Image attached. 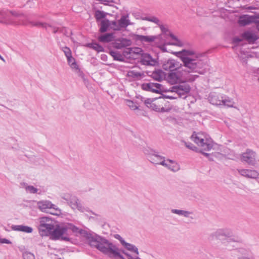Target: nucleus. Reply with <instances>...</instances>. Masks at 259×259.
<instances>
[{"label":"nucleus","instance_id":"nucleus-1","mask_svg":"<svg viewBox=\"0 0 259 259\" xmlns=\"http://www.w3.org/2000/svg\"><path fill=\"white\" fill-rule=\"evenodd\" d=\"M79 234L88 241L91 247L97 248L109 257L112 259H125L119 253L117 246L106 238L95 233L92 234L81 229L79 231Z\"/></svg>","mask_w":259,"mask_h":259},{"label":"nucleus","instance_id":"nucleus-2","mask_svg":"<svg viewBox=\"0 0 259 259\" xmlns=\"http://www.w3.org/2000/svg\"><path fill=\"white\" fill-rule=\"evenodd\" d=\"M191 138L199 146L202 147V149H200L199 153H201L208 158L210 161H213L212 158L213 153H207L203 151V150L209 151L212 148L213 146L212 140L210 138H207V136L203 133H196L195 132H193Z\"/></svg>","mask_w":259,"mask_h":259},{"label":"nucleus","instance_id":"nucleus-3","mask_svg":"<svg viewBox=\"0 0 259 259\" xmlns=\"http://www.w3.org/2000/svg\"><path fill=\"white\" fill-rule=\"evenodd\" d=\"M27 16L23 13L15 11H0V23L6 24H23L27 25Z\"/></svg>","mask_w":259,"mask_h":259},{"label":"nucleus","instance_id":"nucleus-4","mask_svg":"<svg viewBox=\"0 0 259 259\" xmlns=\"http://www.w3.org/2000/svg\"><path fill=\"white\" fill-rule=\"evenodd\" d=\"M211 239L216 238L221 240L224 243L230 242L241 243V237L233 234L232 231L228 228L219 229L210 235Z\"/></svg>","mask_w":259,"mask_h":259},{"label":"nucleus","instance_id":"nucleus-5","mask_svg":"<svg viewBox=\"0 0 259 259\" xmlns=\"http://www.w3.org/2000/svg\"><path fill=\"white\" fill-rule=\"evenodd\" d=\"M176 53L181 55L180 58L184 63V66L189 69V70L187 71L185 70H182V71H184L188 73L195 72H198L200 74L203 73V72L197 70V68L199 67L200 64V61H196V60L192 59L188 57V56L194 55L195 52L193 51L183 50L182 51L177 52Z\"/></svg>","mask_w":259,"mask_h":259},{"label":"nucleus","instance_id":"nucleus-6","mask_svg":"<svg viewBox=\"0 0 259 259\" xmlns=\"http://www.w3.org/2000/svg\"><path fill=\"white\" fill-rule=\"evenodd\" d=\"M61 198L66 201V202L73 209H77L79 211L83 212L84 211L90 212L92 214L97 215L93 211L90 210L88 207L85 208L80 203L79 199L74 195H72L69 193L64 194L62 196Z\"/></svg>","mask_w":259,"mask_h":259},{"label":"nucleus","instance_id":"nucleus-7","mask_svg":"<svg viewBox=\"0 0 259 259\" xmlns=\"http://www.w3.org/2000/svg\"><path fill=\"white\" fill-rule=\"evenodd\" d=\"M67 231V228L65 226H60L57 225L56 227L54 225H53V228L51 230L47 232L45 236H51V238L53 240H61L64 241H69V238L67 236H64L63 235L65 234Z\"/></svg>","mask_w":259,"mask_h":259},{"label":"nucleus","instance_id":"nucleus-8","mask_svg":"<svg viewBox=\"0 0 259 259\" xmlns=\"http://www.w3.org/2000/svg\"><path fill=\"white\" fill-rule=\"evenodd\" d=\"M37 206L38 208L42 212H48V209H53L55 212H50V213L53 215H59L61 214V210L56 207L55 204L48 200L40 201L37 202Z\"/></svg>","mask_w":259,"mask_h":259},{"label":"nucleus","instance_id":"nucleus-9","mask_svg":"<svg viewBox=\"0 0 259 259\" xmlns=\"http://www.w3.org/2000/svg\"><path fill=\"white\" fill-rule=\"evenodd\" d=\"M54 224L52 221L48 217H41L39 222L38 229L41 236L47 235L46 233L51 230Z\"/></svg>","mask_w":259,"mask_h":259},{"label":"nucleus","instance_id":"nucleus-10","mask_svg":"<svg viewBox=\"0 0 259 259\" xmlns=\"http://www.w3.org/2000/svg\"><path fill=\"white\" fill-rule=\"evenodd\" d=\"M255 153L252 150L247 149L245 152L241 154V160L252 166L256 164Z\"/></svg>","mask_w":259,"mask_h":259},{"label":"nucleus","instance_id":"nucleus-11","mask_svg":"<svg viewBox=\"0 0 259 259\" xmlns=\"http://www.w3.org/2000/svg\"><path fill=\"white\" fill-rule=\"evenodd\" d=\"M161 88L162 84L159 83H144L141 85L142 90L156 94H161Z\"/></svg>","mask_w":259,"mask_h":259},{"label":"nucleus","instance_id":"nucleus-12","mask_svg":"<svg viewBox=\"0 0 259 259\" xmlns=\"http://www.w3.org/2000/svg\"><path fill=\"white\" fill-rule=\"evenodd\" d=\"M181 64L174 59H168L162 63V68L166 71H174L180 69Z\"/></svg>","mask_w":259,"mask_h":259},{"label":"nucleus","instance_id":"nucleus-13","mask_svg":"<svg viewBox=\"0 0 259 259\" xmlns=\"http://www.w3.org/2000/svg\"><path fill=\"white\" fill-rule=\"evenodd\" d=\"M243 39L249 44H254L259 38L258 35L253 31L246 30L241 35Z\"/></svg>","mask_w":259,"mask_h":259},{"label":"nucleus","instance_id":"nucleus-14","mask_svg":"<svg viewBox=\"0 0 259 259\" xmlns=\"http://www.w3.org/2000/svg\"><path fill=\"white\" fill-rule=\"evenodd\" d=\"M132 37L133 40L136 41H140L141 42H148L150 43L153 42L157 38V36H145L142 35H139L136 34H132Z\"/></svg>","mask_w":259,"mask_h":259},{"label":"nucleus","instance_id":"nucleus-15","mask_svg":"<svg viewBox=\"0 0 259 259\" xmlns=\"http://www.w3.org/2000/svg\"><path fill=\"white\" fill-rule=\"evenodd\" d=\"M129 15H124L121 16L120 19L118 21V27L117 28H113L111 27V29L114 31H120L122 28H125L131 24L130 20L127 19Z\"/></svg>","mask_w":259,"mask_h":259},{"label":"nucleus","instance_id":"nucleus-16","mask_svg":"<svg viewBox=\"0 0 259 259\" xmlns=\"http://www.w3.org/2000/svg\"><path fill=\"white\" fill-rule=\"evenodd\" d=\"M140 63L144 65L155 66L157 61L149 54L143 53L140 59Z\"/></svg>","mask_w":259,"mask_h":259},{"label":"nucleus","instance_id":"nucleus-17","mask_svg":"<svg viewBox=\"0 0 259 259\" xmlns=\"http://www.w3.org/2000/svg\"><path fill=\"white\" fill-rule=\"evenodd\" d=\"M239 174L244 177L256 179L259 178V172L254 169H241L238 170Z\"/></svg>","mask_w":259,"mask_h":259},{"label":"nucleus","instance_id":"nucleus-18","mask_svg":"<svg viewBox=\"0 0 259 259\" xmlns=\"http://www.w3.org/2000/svg\"><path fill=\"white\" fill-rule=\"evenodd\" d=\"M191 90L190 85L188 84L178 85L177 94L180 98H186V95L188 94Z\"/></svg>","mask_w":259,"mask_h":259},{"label":"nucleus","instance_id":"nucleus-19","mask_svg":"<svg viewBox=\"0 0 259 259\" xmlns=\"http://www.w3.org/2000/svg\"><path fill=\"white\" fill-rule=\"evenodd\" d=\"M149 160L154 164H160L162 166L166 165L165 157L159 155L157 151L150 157Z\"/></svg>","mask_w":259,"mask_h":259},{"label":"nucleus","instance_id":"nucleus-20","mask_svg":"<svg viewBox=\"0 0 259 259\" xmlns=\"http://www.w3.org/2000/svg\"><path fill=\"white\" fill-rule=\"evenodd\" d=\"M253 15L250 16L247 14L241 15L238 20V23L241 26H245L252 23Z\"/></svg>","mask_w":259,"mask_h":259},{"label":"nucleus","instance_id":"nucleus-21","mask_svg":"<svg viewBox=\"0 0 259 259\" xmlns=\"http://www.w3.org/2000/svg\"><path fill=\"white\" fill-rule=\"evenodd\" d=\"M28 23L31 24L33 26L36 27H41L44 28H45L46 30H48V28H50L52 29L53 32L54 33H57L58 32V27H55L51 25L48 24L46 23H42L40 22H35L29 21H28Z\"/></svg>","mask_w":259,"mask_h":259},{"label":"nucleus","instance_id":"nucleus-22","mask_svg":"<svg viewBox=\"0 0 259 259\" xmlns=\"http://www.w3.org/2000/svg\"><path fill=\"white\" fill-rule=\"evenodd\" d=\"M166 74L160 69H155L150 75L154 80L160 82L165 78Z\"/></svg>","mask_w":259,"mask_h":259},{"label":"nucleus","instance_id":"nucleus-23","mask_svg":"<svg viewBox=\"0 0 259 259\" xmlns=\"http://www.w3.org/2000/svg\"><path fill=\"white\" fill-rule=\"evenodd\" d=\"M114 33H106L98 36V39L100 42L107 43L114 40Z\"/></svg>","mask_w":259,"mask_h":259},{"label":"nucleus","instance_id":"nucleus-24","mask_svg":"<svg viewBox=\"0 0 259 259\" xmlns=\"http://www.w3.org/2000/svg\"><path fill=\"white\" fill-rule=\"evenodd\" d=\"M11 229L16 231H21L27 233H31L33 231L32 227L24 225H12Z\"/></svg>","mask_w":259,"mask_h":259},{"label":"nucleus","instance_id":"nucleus-25","mask_svg":"<svg viewBox=\"0 0 259 259\" xmlns=\"http://www.w3.org/2000/svg\"><path fill=\"white\" fill-rule=\"evenodd\" d=\"M180 79V76L177 73L173 71H170L167 73V80L171 84L177 83Z\"/></svg>","mask_w":259,"mask_h":259},{"label":"nucleus","instance_id":"nucleus-26","mask_svg":"<svg viewBox=\"0 0 259 259\" xmlns=\"http://www.w3.org/2000/svg\"><path fill=\"white\" fill-rule=\"evenodd\" d=\"M110 21L109 19H105L101 21L100 24L99 32L100 33H105L110 28Z\"/></svg>","mask_w":259,"mask_h":259},{"label":"nucleus","instance_id":"nucleus-27","mask_svg":"<svg viewBox=\"0 0 259 259\" xmlns=\"http://www.w3.org/2000/svg\"><path fill=\"white\" fill-rule=\"evenodd\" d=\"M166 165L163 166L171 171H177L180 169L179 165L174 160L168 159L166 161Z\"/></svg>","mask_w":259,"mask_h":259},{"label":"nucleus","instance_id":"nucleus-28","mask_svg":"<svg viewBox=\"0 0 259 259\" xmlns=\"http://www.w3.org/2000/svg\"><path fill=\"white\" fill-rule=\"evenodd\" d=\"M208 101L210 103L217 106L222 105V99L218 95H209L208 97Z\"/></svg>","mask_w":259,"mask_h":259},{"label":"nucleus","instance_id":"nucleus-29","mask_svg":"<svg viewBox=\"0 0 259 259\" xmlns=\"http://www.w3.org/2000/svg\"><path fill=\"white\" fill-rule=\"evenodd\" d=\"M109 53L113 58L114 60L120 62H124L125 59L120 53L113 50H110Z\"/></svg>","mask_w":259,"mask_h":259},{"label":"nucleus","instance_id":"nucleus-30","mask_svg":"<svg viewBox=\"0 0 259 259\" xmlns=\"http://www.w3.org/2000/svg\"><path fill=\"white\" fill-rule=\"evenodd\" d=\"M125 249L127 250L135 252L136 254H139V251L138 248L134 245L127 243L125 241L122 244Z\"/></svg>","mask_w":259,"mask_h":259},{"label":"nucleus","instance_id":"nucleus-31","mask_svg":"<svg viewBox=\"0 0 259 259\" xmlns=\"http://www.w3.org/2000/svg\"><path fill=\"white\" fill-rule=\"evenodd\" d=\"M168 35L172 39L176 41L175 42H168L167 44L169 45H174L179 47H182L183 46V42L178 39L172 33L169 32Z\"/></svg>","mask_w":259,"mask_h":259},{"label":"nucleus","instance_id":"nucleus-32","mask_svg":"<svg viewBox=\"0 0 259 259\" xmlns=\"http://www.w3.org/2000/svg\"><path fill=\"white\" fill-rule=\"evenodd\" d=\"M107 15H109V14L103 11L98 10L95 11V17L97 22H98L102 19H105Z\"/></svg>","mask_w":259,"mask_h":259},{"label":"nucleus","instance_id":"nucleus-33","mask_svg":"<svg viewBox=\"0 0 259 259\" xmlns=\"http://www.w3.org/2000/svg\"><path fill=\"white\" fill-rule=\"evenodd\" d=\"M20 184L22 187L25 188L27 192H29L30 193L35 194L37 193L38 191V189L37 188H35L33 186H29L25 182L21 183Z\"/></svg>","mask_w":259,"mask_h":259},{"label":"nucleus","instance_id":"nucleus-34","mask_svg":"<svg viewBox=\"0 0 259 259\" xmlns=\"http://www.w3.org/2000/svg\"><path fill=\"white\" fill-rule=\"evenodd\" d=\"M222 105L232 107L233 106V100L227 97H221Z\"/></svg>","mask_w":259,"mask_h":259},{"label":"nucleus","instance_id":"nucleus-35","mask_svg":"<svg viewBox=\"0 0 259 259\" xmlns=\"http://www.w3.org/2000/svg\"><path fill=\"white\" fill-rule=\"evenodd\" d=\"M171 211L173 213L177 214L179 215H182L184 216L185 217H189V214L192 213V212L191 211L177 209H172Z\"/></svg>","mask_w":259,"mask_h":259},{"label":"nucleus","instance_id":"nucleus-36","mask_svg":"<svg viewBox=\"0 0 259 259\" xmlns=\"http://www.w3.org/2000/svg\"><path fill=\"white\" fill-rule=\"evenodd\" d=\"M67 62L72 69H78V66L75 62V59L72 56L67 57Z\"/></svg>","mask_w":259,"mask_h":259},{"label":"nucleus","instance_id":"nucleus-37","mask_svg":"<svg viewBox=\"0 0 259 259\" xmlns=\"http://www.w3.org/2000/svg\"><path fill=\"white\" fill-rule=\"evenodd\" d=\"M183 143H184L185 145L188 149L197 152H199L200 149H199L197 147H196L194 144L191 143V142H187L185 141H182Z\"/></svg>","mask_w":259,"mask_h":259},{"label":"nucleus","instance_id":"nucleus-38","mask_svg":"<svg viewBox=\"0 0 259 259\" xmlns=\"http://www.w3.org/2000/svg\"><path fill=\"white\" fill-rule=\"evenodd\" d=\"M143 152L145 154L147 155V158L149 160L150 157L154 154V153L156 152L153 149H151L150 147H145L143 148Z\"/></svg>","mask_w":259,"mask_h":259},{"label":"nucleus","instance_id":"nucleus-39","mask_svg":"<svg viewBox=\"0 0 259 259\" xmlns=\"http://www.w3.org/2000/svg\"><path fill=\"white\" fill-rule=\"evenodd\" d=\"M118 41H120V44L123 45V48L130 46L132 45V41L129 39L119 38H118Z\"/></svg>","mask_w":259,"mask_h":259},{"label":"nucleus","instance_id":"nucleus-40","mask_svg":"<svg viewBox=\"0 0 259 259\" xmlns=\"http://www.w3.org/2000/svg\"><path fill=\"white\" fill-rule=\"evenodd\" d=\"M143 20H146L148 21L153 22L157 25H159L160 21L156 17H145L142 18Z\"/></svg>","mask_w":259,"mask_h":259},{"label":"nucleus","instance_id":"nucleus-41","mask_svg":"<svg viewBox=\"0 0 259 259\" xmlns=\"http://www.w3.org/2000/svg\"><path fill=\"white\" fill-rule=\"evenodd\" d=\"M66 227L67 228L68 230H71L73 233H78L79 231H80V229L74 226V225L72 224H68L67 225H65Z\"/></svg>","mask_w":259,"mask_h":259},{"label":"nucleus","instance_id":"nucleus-42","mask_svg":"<svg viewBox=\"0 0 259 259\" xmlns=\"http://www.w3.org/2000/svg\"><path fill=\"white\" fill-rule=\"evenodd\" d=\"M129 75L135 78H140L143 76V73L135 71H131L129 72Z\"/></svg>","mask_w":259,"mask_h":259},{"label":"nucleus","instance_id":"nucleus-43","mask_svg":"<svg viewBox=\"0 0 259 259\" xmlns=\"http://www.w3.org/2000/svg\"><path fill=\"white\" fill-rule=\"evenodd\" d=\"M100 2V4H104V5L113 6L111 3H116L114 0H96Z\"/></svg>","mask_w":259,"mask_h":259},{"label":"nucleus","instance_id":"nucleus-44","mask_svg":"<svg viewBox=\"0 0 259 259\" xmlns=\"http://www.w3.org/2000/svg\"><path fill=\"white\" fill-rule=\"evenodd\" d=\"M115 41L112 42V46L113 48L117 49H120L123 48V45L120 44V41H118V39H115L114 38Z\"/></svg>","mask_w":259,"mask_h":259},{"label":"nucleus","instance_id":"nucleus-45","mask_svg":"<svg viewBox=\"0 0 259 259\" xmlns=\"http://www.w3.org/2000/svg\"><path fill=\"white\" fill-rule=\"evenodd\" d=\"M62 50L64 53L66 57H69L71 55H72L70 49L67 47H63Z\"/></svg>","mask_w":259,"mask_h":259},{"label":"nucleus","instance_id":"nucleus-46","mask_svg":"<svg viewBox=\"0 0 259 259\" xmlns=\"http://www.w3.org/2000/svg\"><path fill=\"white\" fill-rule=\"evenodd\" d=\"M127 105L130 108L133 110H136L138 109V107L135 105V103L131 100L127 101Z\"/></svg>","mask_w":259,"mask_h":259},{"label":"nucleus","instance_id":"nucleus-47","mask_svg":"<svg viewBox=\"0 0 259 259\" xmlns=\"http://www.w3.org/2000/svg\"><path fill=\"white\" fill-rule=\"evenodd\" d=\"M252 23L256 24L257 29L259 31V14L257 15H253Z\"/></svg>","mask_w":259,"mask_h":259},{"label":"nucleus","instance_id":"nucleus-48","mask_svg":"<svg viewBox=\"0 0 259 259\" xmlns=\"http://www.w3.org/2000/svg\"><path fill=\"white\" fill-rule=\"evenodd\" d=\"M95 45V51L98 52H104L105 51L104 48L101 45L97 43Z\"/></svg>","mask_w":259,"mask_h":259},{"label":"nucleus","instance_id":"nucleus-49","mask_svg":"<svg viewBox=\"0 0 259 259\" xmlns=\"http://www.w3.org/2000/svg\"><path fill=\"white\" fill-rule=\"evenodd\" d=\"M242 40H244L242 38H240L238 37H234L232 39V43L234 45H238Z\"/></svg>","mask_w":259,"mask_h":259},{"label":"nucleus","instance_id":"nucleus-50","mask_svg":"<svg viewBox=\"0 0 259 259\" xmlns=\"http://www.w3.org/2000/svg\"><path fill=\"white\" fill-rule=\"evenodd\" d=\"M113 236L115 239H116L119 241V242H120L121 245L125 241V240L122 238V237L119 234H114Z\"/></svg>","mask_w":259,"mask_h":259},{"label":"nucleus","instance_id":"nucleus-51","mask_svg":"<svg viewBox=\"0 0 259 259\" xmlns=\"http://www.w3.org/2000/svg\"><path fill=\"white\" fill-rule=\"evenodd\" d=\"M150 106V109H151L152 110H153L155 111L158 112V111L159 110L160 106H158L154 103H153V104L151 106Z\"/></svg>","mask_w":259,"mask_h":259},{"label":"nucleus","instance_id":"nucleus-52","mask_svg":"<svg viewBox=\"0 0 259 259\" xmlns=\"http://www.w3.org/2000/svg\"><path fill=\"white\" fill-rule=\"evenodd\" d=\"M76 70H77V73L78 74V75L81 77L83 80L85 81V75L83 73V72L80 70V69L78 68V69H75Z\"/></svg>","mask_w":259,"mask_h":259},{"label":"nucleus","instance_id":"nucleus-53","mask_svg":"<svg viewBox=\"0 0 259 259\" xmlns=\"http://www.w3.org/2000/svg\"><path fill=\"white\" fill-rule=\"evenodd\" d=\"M154 100H151V99L149 98V99H147L145 102H144V103L145 104V105L150 108V106H151L152 104H153V102Z\"/></svg>","mask_w":259,"mask_h":259},{"label":"nucleus","instance_id":"nucleus-54","mask_svg":"<svg viewBox=\"0 0 259 259\" xmlns=\"http://www.w3.org/2000/svg\"><path fill=\"white\" fill-rule=\"evenodd\" d=\"M97 44V42H92L91 43H88L85 46L89 48H90V49H93V50H95V46Z\"/></svg>","mask_w":259,"mask_h":259},{"label":"nucleus","instance_id":"nucleus-55","mask_svg":"<svg viewBox=\"0 0 259 259\" xmlns=\"http://www.w3.org/2000/svg\"><path fill=\"white\" fill-rule=\"evenodd\" d=\"M132 49L131 48L130 49H128L127 50H125L123 52H122V56L123 57H128V56L131 54V52H132Z\"/></svg>","mask_w":259,"mask_h":259},{"label":"nucleus","instance_id":"nucleus-56","mask_svg":"<svg viewBox=\"0 0 259 259\" xmlns=\"http://www.w3.org/2000/svg\"><path fill=\"white\" fill-rule=\"evenodd\" d=\"M159 26L162 33L166 34L167 32H169L168 29L165 28L163 25L159 24Z\"/></svg>","mask_w":259,"mask_h":259},{"label":"nucleus","instance_id":"nucleus-57","mask_svg":"<svg viewBox=\"0 0 259 259\" xmlns=\"http://www.w3.org/2000/svg\"><path fill=\"white\" fill-rule=\"evenodd\" d=\"M161 95L162 96L161 97H159V99L166 98V99H169L172 100V99H175L177 98L176 97H172V96H168V95H163V94H162Z\"/></svg>","mask_w":259,"mask_h":259},{"label":"nucleus","instance_id":"nucleus-58","mask_svg":"<svg viewBox=\"0 0 259 259\" xmlns=\"http://www.w3.org/2000/svg\"><path fill=\"white\" fill-rule=\"evenodd\" d=\"M1 243H6V244H11L12 242L10 240L6 239V238H1L0 240Z\"/></svg>","mask_w":259,"mask_h":259},{"label":"nucleus","instance_id":"nucleus-59","mask_svg":"<svg viewBox=\"0 0 259 259\" xmlns=\"http://www.w3.org/2000/svg\"><path fill=\"white\" fill-rule=\"evenodd\" d=\"M110 27L117 28L118 27V24L116 21H110Z\"/></svg>","mask_w":259,"mask_h":259},{"label":"nucleus","instance_id":"nucleus-60","mask_svg":"<svg viewBox=\"0 0 259 259\" xmlns=\"http://www.w3.org/2000/svg\"><path fill=\"white\" fill-rule=\"evenodd\" d=\"M170 110L169 109H165L163 107H159V110L158 112H167Z\"/></svg>","mask_w":259,"mask_h":259},{"label":"nucleus","instance_id":"nucleus-61","mask_svg":"<svg viewBox=\"0 0 259 259\" xmlns=\"http://www.w3.org/2000/svg\"><path fill=\"white\" fill-rule=\"evenodd\" d=\"M169 92L170 91H169V89H167L164 87V85H162V88H161V94H160L161 95L163 94L162 93H166Z\"/></svg>","mask_w":259,"mask_h":259},{"label":"nucleus","instance_id":"nucleus-62","mask_svg":"<svg viewBox=\"0 0 259 259\" xmlns=\"http://www.w3.org/2000/svg\"><path fill=\"white\" fill-rule=\"evenodd\" d=\"M177 87H178V85H174V86H172V87H171L169 89V91H170V92H175V93H177Z\"/></svg>","mask_w":259,"mask_h":259},{"label":"nucleus","instance_id":"nucleus-63","mask_svg":"<svg viewBox=\"0 0 259 259\" xmlns=\"http://www.w3.org/2000/svg\"><path fill=\"white\" fill-rule=\"evenodd\" d=\"M27 258L28 259H35L34 256L33 255V254L32 253H29L27 254Z\"/></svg>","mask_w":259,"mask_h":259},{"label":"nucleus","instance_id":"nucleus-64","mask_svg":"<svg viewBox=\"0 0 259 259\" xmlns=\"http://www.w3.org/2000/svg\"><path fill=\"white\" fill-rule=\"evenodd\" d=\"M125 255L127 256L128 259H134V257L131 255V254H130L127 252L125 253Z\"/></svg>","mask_w":259,"mask_h":259}]
</instances>
